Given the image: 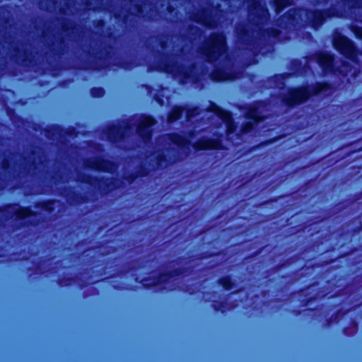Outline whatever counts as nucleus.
Segmentation results:
<instances>
[{
    "label": "nucleus",
    "instance_id": "f257e3e1",
    "mask_svg": "<svg viewBox=\"0 0 362 362\" xmlns=\"http://www.w3.org/2000/svg\"><path fill=\"white\" fill-rule=\"evenodd\" d=\"M332 235L320 233L312 243L313 250L321 255L317 262H307L292 273L293 281L304 284L297 293L301 298L300 303L303 307L308 306L318 298L324 296L319 291L311 294V291L319 288L320 281H327L336 274L329 275L333 268L346 269L360 264L362 259H351L350 256L358 250H362V221L350 230L339 234L336 242L331 241Z\"/></svg>",
    "mask_w": 362,
    "mask_h": 362
},
{
    "label": "nucleus",
    "instance_id": "f03ea898",
    "mask_svg": "<svg viewBox=\"0 0 362 362\" xmlns=\"http://www.w3.org/2000/svg\"><path fill=\"white\" fill-rule=\"evenodd\" d=\"M332 88V85L328 81H316L311 85L304 83L290 86L287 89V93L282 96L281 103L288 108H294L314 97L327 93Z\"/></svg>",
    "mask_w": 362,
    "mask_h": 362
},
{
    "label": "nucleus",
    "instance_id": "7ed1b4c3",
    "mask_svg": "<svg viewBox=\"0 0 362 362\" xmlns=\"http://www.w3.org/2000/svg\"><path fill=\"white\" fill-rule=\"evenodd\" d=\"M228 49L226 34L223 31L211 32L199 49L207 62H218Z\"/></svg>",
    "mask_w": 362,
    "mask_h": 362
},
{
    "label": "nucleus",
    "instance_id": "20e7f679",
    "mask_svg": "<svg viewBox=\"0 0 362 362\" xmlns=\"http://www.w3.org/2000/svg\"><path fill=\"white\" fill-rule=\"evenodd\" d=\"M166 136L171 144L180 148H185L192 146L196 151L224 149L222 141L217 138L203 136L192 144L190 140L177 132H170Z\"/></svg>",
    "mask_w": 362,
    "mask_h": 362
},
{
    "label": "nucleus",
    "instance_id": "39448f33",
    "mask_svg": "<svg viewBox=\"0 0 362 362\" xmlns=\"http://www.w3.org/2000/svg\"><path fill=\"white\" fill-rule=\"evenodd\" d=\"M192 271V269L190 267H179L171 270L160 272L157 276L153 278L151 281H150L151 278L147 276L142 279L136 276L134 281L140 284L142 288L145 289H151L160 286L159 289L160 291H165L167 288L165 286H163V284H168L175 277L186 276L191 274Z\"/></svg>",
    "mask_w": 362,
    "mask_h": 362
},
{
    "label": "nucleus",
    "instance_id": "423d86ee",
    "mask_svg": "<svg viewBox=\"0 0 362 362\" xmlns=\"http://www.w3.org/2000/svg\"><path fill=\"white\" fill-rule=\"evenodd\" d=\"M78 182L96 187L101 195H107L120 187V180L115 177L97 176L88 173H81L77 176Z\"/></svg>",
    "mask_w": 362,
    "mask_h": 362
},
{
    "label": "nucleus",
    "instance_id": "0eeeda50",
    "mask_svg": "<svg viewBox=\"0 0 362 362\" xmlns=\"http://www.w3.org/2000/svg\"><path fill=\"white\" fill-rule=\"evenodd\" d=\"M222 11L221 4L209 0L206 6L200 7L190 16L192 21L204 26L206 28L214 29L218 25V19L215 12Z\"/></svg>",
    "mask_w": 362,
    "mask_h": 362
},
{
    "label": "nucleus",
    "instance_id": "6e6552de",
    "mask_svg": "<svg viewBox=\"0 0 362 362\" xmlns=\"http://www.w3.org/2000/svg\"><path fill=\"white\" fill-rule=\"evenodd\" d=\"M332 43L333 48L344 59L358 63L360 51L352 40L339 33L333 36Z\"/></svg>",
    "mask_w": 362,
    "mask_h": 362
},
{
    "label": "nucleus",
    "instance_id": "1a4fd4ad",
    "mask_svg": "<svg viewBox=\"0 0 362 362\" xmlns=\"http://www.w3.org/2000/svg\"><path fill=\"white\" fill-rule=\"evenodd\" d=\"M83 165L86 169L107 173L114 172L117 168L115 161L103 156H95L86 158L83 162Z\"/></svg>",
    "mask_w": 362,
    "mask_h": 362
},
{
    "label": "nucleus",
    "instance_id": "9d476101",
    "mask_svg": "<svg viewBox=\"0 0 362 362\" xmlns=\"http://www.w3.org/2000/svg\"><path fill=\"white\" fill-rule=\"evenodd\" d=\"M156 124L155 118L151 115L141 114L136 127L138 136L144 144L151 142L153 138L152 127Z\"/></svg>",
    "mask_w": 362,
    "mask_h": 362
},
{
    "label": "nucleus",
    "instance_id": "9b49d317",
    "mask_svg": "<svg viewBox=\"0 0 362 362\" xmlns=\"http://www.w3.org/2000/svg\"><path fill=\"white\" fill-rule=\"evenodd\" d=\"M18 206L14 211L13 215L16 218L20 221H24L30 217H35L37 212L32 209L30 206H19L18 203H8L0 206V214H8V209Z\"/></svg>",
    "mask_w": 362,
    "mask_h": 362
},
{
    "label": "nucleus",
    "instance_id": "f8f14e48",
    "mask_svg": "<svg viewBox=\"0 0 362 362\" xmlns=\"http://www.w3.org/2000/svg\"><path fill=\"white\" fill-rule=\"evenodd\" d=\"M96 281L90 282L88 279L83 278L79 275L69 276L67 274L59 276L57 279V284L60 287L69 286L74 284H77L80 288H84L90 284H95Z\"/></svg>",
    "mask_w": 362,
    "mask_h": 362
},
{
    "label": "nucleus",
    "instance_id": "ddd939ff",
    "mask_svg": "<svg viewBox=\"0 0 362 362\" xmlns=\"http://www.w3.org/2000/svg\"><path fill=\"white\" fill-rule=\"evenodd\" d=\"M334 57L327 52H320L316 55V62L324 72L334 71Z\"/></svg>",
    "mask_w": 362,
    "mask_h": 362
},
{
    "label": "nucleus",
    "instance_id": "4468645a",
    "mask_svg": "<svg viewBox=\"0 0 362 362\" xmlns=\"http://www.w3.org/2000/svg\"><path fill=\"white\" fill-rule=\"evenodd\" d=\"M87 54L93 57V60L92 62H88L85 66L81 67V69L100 71L108 68L107 66L99 63V62H102L105 59L104 56L101 54H98L96 52H92L90 51L87 52Z\"/></svg>",
    "mask_w": 362,
    "mask_h": 362
},
{
    "label": "nucleus",
    "instance_id": "2eb2a0df",
    "mask_svg": "<svg viewBox=\"0 0 362 362\" xmlns=\"http://www.w3.org/2000/svg\"><path fill=\"white\" fill-rule=\"evenodd\" d=\"M261 101H256L255 103L249 105L247 107L245 117L247 119L255 122L258 124L264 120L265 117L261 113L259 107L258 105Z\"/></svg>",
    "mask_w": 362,
    "mask_h": 362
},
{
    "label": "nucleus",
    "instance_id": "dca6fc26",
    "mask_svg": "<svg viewBox=\"0 0 362 362\" xmlns=\"http://www.w3.org/2000/svg\"><path fill=\"white\" fill-rule=\"evenodd\" d=\"M45 132L47 137L55 136L57 134L64 132L67 136L76 135V128L74 127H69L66 129L57 124L47 125L45 128Z\"/></svg>",
    "mask_w": 362,
    "mask_h": 362
},
{
    "label": "nucleus",
    "instance_id": "f3484780",
    "mask_svg": "<svg viewBox=\"0 0 362 362\" xmlns=\"http://www.w3.org/2000/svg\"><path fill=\"white\" fill-rule=\"evenodd\" d=\"M196 68V64L192 63L189 65V68L185 70H180L178 71L180 76V83L185 84L189 80H192L194 83H198L200 80V76L199 74L193 72Z\"/></svg>",
    "mask_w": 362,
    "mask_h": 362
},
{
    "label": "nucleus",
    "instance_id": "a211bd4d",
    "mask_svg": "<svg viewBox=\"0 0 362 362\" xmlns=\"http://www.w3.org/2000/svg\"><path fill=\"white\" fill-rule=\"evenodd\" d=\"M129 2L135 11L134 16L144 20L148 18V13L146 9V6L149 4L148 0H129Z\"/></svg>",
    "mask_w": 362,
    "mask_h": 362
},
{
    "label": "nucleus",
    "instance_id": "6ab92c4d",
    "mask_svg": "<svg viewBox=\"0 0 362 362\" xmlns=\"http://www.w3.org/2000/svg\"><path fill=\"white\" fill-rule=\"evenodd\" d=\"M107 139L115 143L119 141L123 137V129L121 125L112 124L109 125L105 132Z\"/></svg>",
    "mask_w": 362,
    "mask_h": 362
},
{
    "label": "nucleus",
    "instance_id": "aec40b11",
    "mask_svg": "<svg viewBox=\"0 0 362 362\" xmlns=\"http://www.w3.org/2000/svg\"><path fill=\"white\" fill-rule=\"evenodd\" d=\"M187 35L185 34L182 35V40L192 42L198 37H200L204 33V31L199 26L190 24L187 28Z\"/></svg>",
    "mask_w": 362,
    "mask_h": 362
},
{
    "label": "nucleus",
    "instance_id": "412c9836",
    "mask_svg": "<svg viewBox=\"0 0 362 362\" xmlns=\"http://www.w3.org/2000/svg\"><path fill=\"white\" fill-rule=\"evenodd\" d=\"M59 200L56 199H46L37 201L35 203V207L41 209L48 214H52L55 211L56 204Z\"/></svg>",
    "mask_w": 362,
    "mask_h": 362
},
{
    "label": "nucleus",
    "instance_id": "4be33fe9",
    "mask_svg": "<svg viewBox=\"0 0 362 362\" xmlns=\"http://www.w3.org/2000/svg\"><path fill=\"white\" fill-rule=\"evenodd\" d=\"M360 200H362V190L352 194L351 197L348 199V204H346L345 201L338 202L335 205L336 213H340L343 211L349 206V205L354 204V203L358 202ZM359 204L361 205L362 209V201L359 202Z\"/></svg>",
    "mask_w": 362,
    "mask_h": 362
},
{
    "label": "nucleus",
    "instance_id": "5701e85b",
    "mask_svg": "<svg viewBox=\"0 0 362 362\" xmlns=\"http://www.w3.org/2000/svg\"><path fill=\"white\" fill-rule=\"evenodd\" d=\"M291 74L284 72L281 74H274L267 78L270 88H277L284 84V81L289 77Z\"/></svg>",
    "mask_w": 362,
    "mask_h": 362
},
{
    "label": "nucleus",
    "instance_id": "b1692460",
    "mask_svg": "<svg viewBox=\"0 0 362 362\" xmlns=\"http://www.w3.org/2000/svg\"><path fill=\"white\" fill-rule=\"evenodd\" d=\"M271 5L276 15L293 4V0H271Z\"/></svg>",
    "mask_w": 362,
    "mask_h": 362
},
{
    "label": "nucleus",
    "instance_id": "393cba45",
    "mask_svg": "<svg viewBox=\"0 0 362 362\" xmlns=\"http://www.w3.org/2000/svg\"><path fill=\"white\" fill-rule=\"evenodd\" d=\"M209 77L214 82H223L228 80V73L221 67L214 68L211 72Z\"/></svg>",
    "mask_w": 362,
    "mask_h": 362
},
{
    "label": "nucleus",
    "instance_id": "a878e982",
    "mask_svg": "<svg viewBox=\"0 0 362 362\" xmlns=\"http://www.w3.org/2000/svg\"><path fill=\"white\" fill-rule=\"evenodd\" d=\"M217 283L225 291H230L235 287L236 284L231 274H226L218 279Z\"/></svg>",
    "mask_w": 362,
    "mask_h": 362
},
{
    "label": "nucleus",
    "instance_id": "bb28decb",
    "mask_svg": "<svg viewBox=\"0 0 362 362\" xmlns=\"http://www.w3.org/2000/svg\"><path fill=\"white\" fill-rule=\"evenodd\" d=\"M184 107L182 105H176L173 107L171 110L168 115V120L169 122H175L179 120L184 112Z\"/></svg>",
    "mask_w": 362,
    "mask_h": 362
},
{
    "label": "nucleus",
    "instance_id": "cd10ccee",
    "mask_svg": "<svg viewBox=\"0 0 362 362\" xmlns=\"http://www.w3.org/2000/svg\"><path fill=\"white\" fill-rule=\"evenodd\" d=\"M346 312L343 311L341 308L337 309L334 313H332L329 317L325 320V325L327 327H330L333 323H339Z\"/></svg>",
    "mask_w": 362,
    "mask_h": 362
},
{
    "label": "nucleus",
    "instance_id": "c85d7f7f",
    "mask_svg": "<svg viewBox=\"0 0 362 362\" xmlns=\"http://www.w3.org/2000/svg\"><path fill=\"white\" fill-rule=\"evenodd\" d=\"M30 52L28 49L23 50V56L21 59L20 64L24 68H31L36 65V60L34 57H30Z\"/></svg>",
    "mask_w": 362,
    "mask_h": 362
},
{
    "label": "nucleus",
    "instance_id": "c756f323",
    "mask_svg": "<svg viewBox=\"0 0 362 362\" xmlns=\"http://www.w3.org/2000/svg\"><path fill=\"white\" fill-rule=\"evenodd\" d=\"M70 200V204H80L87 203L89 201V198L87 195L82 194L79 192L73 191L71 195L68 198Z\"/></svg>",
    "mask_w": 362,
    "mask_h": 362
},
{
    "label": "nucleus",
    "instance_id": "7c9ffc66",
    "mask_svg": "<svg viewBox=\"0 0 362 362\" xmlns=\"http://www.w3.org/2000/svg\"><path fill=\"white\" fill-rule=\"evenodd\" d=\"M177 161L175 156H169L163 151L159 153L156 156V163L158 167H162L163 163L168 165L170 163H175Z\"/></svg>",
    "mask_w": 362,
    "mask_h": 362
},
{
    "label": "nucleus",
    "instance_id": "2f4dec72",
    "mask_svg": "<svg viewBox=\"0 0 362 362\" xmlns=\"http://www.w3.org/2000/svg\"><path fill=\"white\" fill-rule=\"evenodd\" d=\"M116 65L119 68L122 69L125 71H130L132 70L134 68L139 66V63L137 61L132 59L122 60L119 62Z\"/></svg>",
    "mask_w": 362,
    "mask_h": 362
},
{
    "label": "nucleus",
    "instance_id": "473e14b6",
    "mask_svg": "<svg viewBox=\"0 0 362 362\" xmlns=\"http://www.w3.org/2000/svg\"><path fill=\"white\" fill-rule=\"evenodd\" d=\"M170 66L168 63H165L163 65L162 63H159L156 65L155 64H150L148 66L147 71H158L160 72H165V73H170Z\"/></svg>",
    "mask_w": 362,
    "mask_h": 362
},
{
    "label": "nucleus",
    "instance_id": "72a5a7b5",
    "mask_svg": "<svg viewBox=\"0 0 362 362\" xmlns=\"http://www.w3.org/2000/svg\"><path fill=\"white\" fill-rule=\"evenodd\" d=\"M227 303L226 300H214L212 302L211 307L213 310L218 313L220 312L222 314L225 313L226 310Z\"/></svg>",
    "mask_w": 362,
    "mask_h": 362
},
{
    "label": "nucleus",
    "instance_id": "f704fd0d",
    "mask_svg": "<svg viewBox=\"0 0 362 362\" xmlns=\"http://www.w3.org/2000/svg\"><path fill=\"white\" fill-rule=\"evenodd\" d=\"M105 89L103 87H92L90 89V95L93 98H102L105 95Z\"/></svg>",
    "mask_w": 362,
    "mask_h": 362
},
{
    "label": "nucleus",
    "instance_id": "c9c22d12",
    "mask_svg": "<svg viewBox=\"0 0 362 362\" xmlns=\"http://www.w3.org/2000/svg\"><path fill=\"white\" fill-rule=\"evenodd\" d=\"M60 47L56 48L54 47H52L50 48V52L52 53V55L53 57H60L62 54L64 53V48L62 47V45L65 44V40L64 37H61L59 41Z\"/></svg>",
    "mask_w": 362,
    "mask_h": 362
},
{
    "label": "nucleus",
    "instance_id": "e433bc0d",
    "mask_svg": "<svg viewBox=\"0 0 362 362\" xmlns=\"http://www.w3.org/2000/svg\"><path fill=\"white\" fill-rule=\"evenodd\" d=\"M75 24H73V22L69 18H64L62 23V30L63 32L69 33L71 31H73L75 28Z\"/></svg>",
    "mask_w": 362,
    "mask_h": 362
},
{
    "label": "nucleus",
    "instance_id": "4c0bfd02",
    "mask_svg": "<svg viewBox=\"0 0 362 362\" xmlns=\"http://www.w3.org/2000/svg\"><path fill=\"white\" fill-rule=\"evenodd\" d=\"M290 67L294 73H298L303 69V63L299 59H293L290 62Z\"/></svg>",
    "mask_w": 362,
    "mask_h": 362
},
{
    "label": "nucleus",
    "instance_id": "58836bf2",
    "mask_svg": "<svg viewBox=\"0 0 362 362\" xmlns=\"http://www.w3.org/2000/svg\"><path fill=\"white\" fill-rule=\"evenodd\" d=\"M255 124H257L251 120L244 122L240 127V132L243 134L249 133L252 131Z\"/></svg>",
    "mask_w": 362,
    "mask_h": 362
},
{
    "label": "nucleus",
    "instance_id": "ea45409f",
    "mask_svg": "<svg viewBox=\"0 0 362 362\" xmlns=\"http://www.w3.org/2000/svg\"><path fill=\"white\" fill-rule=\"evenodd\" d=\"M135 172L139 177H145L148 175L150 169L145 164H141Z\"/></svg>",
    "mask_w": 362,
    "mask_h": 362
},
{
    "label": "nucleus",
    "instance_id": "a19ab883",
    "mask_svg": "<svg viewBox=\"0 0 362 362\" xmlns=\"http://www.w3.org/2000/svg\"><path fill=\"white\" fill-rule=\"evenodd\" d=\"M1 168L4 173L8 176L11 175V162L8 158H4L1 162Z\"/></svg>",
    "mask_w": 362,
    "mask_h": 362
},
{
    "label": "nucleus",
    "instance_id": "79ce46f5",
    "mask_svg": "<svg viewBox=\"0 0 362 362\" xmlns=\"http://www.w3.org/2000/svg\"><path fill=\"white\" fill-rule=\"evenodd\" d=\"M210 108H211V111L218 114L219 116H221V115L218 114V112H223L226 115H230L229 111L225 110L221 108L220 106H218L216 103H215L214 102H210Z\"/></svg>",
    "mask_w": 362,
    "mask_h": 362
},
{
    "label": "nucleus",
    "instance_id": "37998d69",
    "mask_svg": "<svg viewBox=\"0 0 362 362\" xmlns=\"http://www.w3.org/2000/svg\"><path fill=\"white\" fill-rule=\"evenodd\" d=\"M325 220L324 218H322V217H315L314 218V221L312 222V223H305L304 226H303V228H310L308 230H310L313 229V228H315L314 226L315 225H317L320 223H322L323 221Z\"/></svg>",
    "mask_w": 362,
    "mask_h": 362
},
{
    "label": "nucleus",
    "instance_id": "c03bdc74",
    "mask_svg": "<svg viewBox=\"0 0 362 362\" xmlns=\"http://www.w3.org/2000/svg\"><path fill=\"white\" fill-rule=\"evenodd\" d=\"M138 177V174H136V172H132L123 176V179L126 180L129 185L134 183Z\"/></svg>",
    "mask_w": 362,
    "mask_h": 362
},
{
    "label": "nucleus",
    "instance_id": "a18cd8bd",
    "mask_svg": "<svg viewBox=\"0 0 362 362\" xmlns=\"http://www.w3.org/2000/svg\"><path fill=\"white\" fill-rule=\"evenodd\" d=\"M185 114H186V117L187 119L194 117L198 114V107L196 106L192 107H188L187 109H186Z\"/></svg>",
    "mask_w": 362,
    "mask_h": 362
},
{
    "label": "nucleus",
    "instance_id": "49530a36",
    "mask_svg": "<svg viewBox=\"0 0 362 362\" xmlns=\"http://www.w3.org/2000/svg\"><path fill=\"white\" fill-rule=\"evenodd\" d=\"M105 21L103 18L95 20L93 21V25L95 26V28L98 29H103L105 27Z\"/></svg>",
    "mask_w": 362,
    "mask_h": 362
},
{
    "label": "nucleus",
    "instance_id": "de8ad7c7",
    "mask_svg": "<svg viewBox=\"0 0 362 362\" xmlns=\"http://www.w3.org/2000/svg\"><path fill=\"white\" fill-rule=\"evenodd\" d=\"M235 125L233 122L226 124V133L228 134H233L235 130Z\"/></svg>",
    "mask_w": 362,
    "mask_h": 362
},
{
    "label": "nucleus",
    "instance_id": "09e8293b",
    "mask_svg": "<svg viewBox=\"0 0 362 362\" xmlns=\"http://www.w3.org/2000/svg\"><path fill=\"white\" fill-rule=\"evenodd\" d=\"M295 257H296V255H294V256H293V257H291L288 258V259L286 262H280V263H279L278 264H276V265L275 266V267H274V268H275L276 270H277V269H281V268H282L283 267H284V266H285V264H286V263H288V262H289L290 261H291V260H292Z\"/></svg>",
    "mask_w": 362,
    "mask_h": 362
},
{
    "label": "nucleus",
    "instance_id": "8fccbe9b",
    "mask_svg": "<svg viewBox=\"0 0 362 362\" xmlns=\"http://www.w3.org/2000/svg\"><path fill=\"white\" fill-rule=\"evenodd\" d=\"M354 151H361L362 150V139L359 140L358 142L354 144Z\"/></svg>",
    "mask_w": 362,
    "mask_h": 362
},
{
    "label": "nucleus",
    "instance_id": "3c124183",
    "mask_svg": "<svg viewBox=\"0 0 362 362\" xmlns=\"http://www.w3.org/2000/svg\"><path fill=\"white\" fill-rule=\"evenodd\" d=\"M114 47L112 45H107V50L105 51V57H110L111 56V52L113 49Z\"/></svg>",
    "mask_w": 362,
    "mask_h": 362
},
{
    "label": "nucleus",
    "instance_id": "603ef678",
    "mask_svg": "<svg viewBox=\"0 0 362 362\" xmlns=\"http://www.w3.org/2000/svg\"><path fill=\"white\" fill-rule=\"evenodd\" d=\"M14 51L16 52L15 57L16 59V62H18V59L20 57V54L21 53V49L19 47H15Z\"/></svg>",
    "mask_w": 362,
    "mask_h": 362
},
{
    "label": "nucleus",
    "instance_id": "864d4df0",
    "mask_svg": "<svg viewBox=\"0 0 362 362\" xmlns=\"http://www.w3.org/2000/svg\"><path fill=\"white\" fill-rule=\"evenodd\" d=\"M358 326V322L355 319H352L350 321V327L357 329Z\"/></svg>",
    "mask_w": 362,
    "mask_h": 362
},
{
    "label": "nucleus",
    "instance_id": "5fc2aeb1",
    "mask_svg": "<svg viewBox=\"0 0 362 362\" xmlns=\"http://www.w3.org/2000/svg\"><path fill=\"white\" fill-rule=\"evenodd\" d=\"M349 327L348 326H346L344 327H343L342 329V333L345 335V336H350L351 334L349 333Z\"/></svg>",
    "mask_w": 362,
    "mask_h": 362
},
{
    "label": "nucleus",
    "instance_id": "6e6d98bb",
    "mask_svg": "<svg viewBox=\"0 0 362 362\" xmlns=\"http://www.w3.org/2000/svg\"><path fill=\"white\" fill-rule=\"evenodd\" d=\"M159 45L161 48L164 49L167 46V40H159Z\"/></svg>",
    "mask_w": 362,
    "mask_h": 362
},
{
    "label": "nucleus",
    "instance_id": "4d7b16f0",
    "mask_svg": "<svg viewBox=\"0 0 362 362\" xmlns=\"http://www.w3.org/2000/svg\"><path fill=\"white\" fill-rule=\"evenodd\" d=\"M127 20H128V16L127 15L124 16V17L122 18V23L124 24H127ZM125 30H128V31L130 30L129 29L127 28V25H125Z\"/></svg>",
    "mask_w": 362,
    "mask_h": 362
},
{
    "label": "nucleus",
    "instance_id": "13d9d810",
    "mask_svg": "<svg viewBox=\"0 0 362 362\" xmlns=\"http://www.w3.org/2000/svg\"><path fill=\"white\" fill-rule=\"evenodd\" d=\"M278 199H279V197H274V198H272V199H269L265 201L263 204H268L269 202H275L278 201Z\"/></svg>",
    "mask_w": 362,
    "mask_h": 362
},
{
    "label": "nucleus",
    "instance_id": "bf43d9fd",
    "mask_svg": "<svg viewBox=\"0 0 362 362\" xmlns=\"http://www.w3.org/2000/svg\"><path fill=\"white\" fill-rule=\"evenodd\" d=\"M95 149L98 151H99V152H103L104 151V148H103V146L101 144H96Z\"/></svg>",
    "mask_w": 362,
    "mask_h": 362
},
{
    "label": "nucleus",
    "instance_id": "052dcab7",
    "mask_svg": "<svg viewBox=\"0 0 362 362\" xmlns=\"http://www.w3.org/2000/svg\"><path fill=\"white\" fill-rule=\"evenodd\" d=\"M144 45H145V47H146V49H151V47H152V46H151V44L150 42H148V41H146V42H145Z\"/></svg>",
    "mask_w": 362,
    "mask_h": 362
},
{
    "label": "nucleus",
    "instance_id": "680f3d73",
    "mask_svg": "<svg viewBox=\"0 0 362 362\" xmlns=\"http://www.w3.org/2000/svg\"><path fill=\"white\" fill-rule=\"evenodd\" d=\"M107 37H109V38H114V39H115V37L114 36V34H113V33H112V32H109V33H107Z\"/></svg>",
    "mask_w": 362,
    "mask_h": 362
},
{
    "label": "nucleus",
    "instance_id": "e2e57ef3",
    "mask_svg": "<svg viewBox=\"0 0 362 362\" xmlns=\"http://www.w3.org/2000/svg\"><path fill=\"white\" fill-rule=\"evenodd\" d=\"M361 218V216H356V217H354L351 219V222L352 223H355L356 222L358 219Z\"/></svg>",
    "mask_w": 362,
    "mask_h": 362
},
{
    "label": "nucleus",
    "instance_id": "0e129e2a",
    "mask_svg": "<svg viewBox=\"0 0 362 362\" xmlns=\"http://www.w3.org/2000/svg\"><path fill=\"white\" fill-rule=\"evenodd\" d=\"M185 259H186V258H185L184 256H180V257H179L177 259V260L178 262H182L183 260H185Z\"/></svg>",
    "mask_w": 362,
    "mask_h": 362
},
{
    "label": "nucleus",
    "instance_id": "69168bd1",
    "mask_svg": "<svg viewBox=\"0 0 362 362\" xmlns=\"http://www.w3.org/2000/svg\"><path fill=\"white\" fill-rule=\"evenodd\" d=\"M30 165H33V166L36 167V162H35V160H33L30 163L29 166H30Z\"/></svg>",
    "mask_w": 362,
    "mask_h": 362
},
{
    "label": "nucleus",
    "instance_id": "338daca9",
    "mask_svg": "<svg viewBox=\"0 0 362 362\" xmlns=\"http://www.w3.org/2000/svg\"><path fill=\"white\" fill-rule=\"evenodd\" d=\"M144 86L146 87V88L147 90L151 89V86H149V85L146 84V85H144Z\"/></svg>",
    "mask_w": 362,
    "mask_h": 362
},
{
    "label": "nucleus",
    "instance_id": "774afa93",
    "mask_svg": "<svg viewBox=\"0 0 362 362\" xmlns=\"http://www.w3.org/2000/svg\"><path fill=\"white\" fill-rule=\"evenodd\" d=\"M342 64L344 65V66H348L351 67V65L349 63H347V62H342Z\"/></svg>",
    "mask_w": 362,
    "mask_h": 362
}]
</instances>
